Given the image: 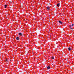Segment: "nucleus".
Masks as SVG:
<instances>
[{"mask_svg": "<svg viewBox=\"0 0 74 74\" xmlns=\"http://www.w3.org/2000/svg\"><path fill=\"white\" fill-rule=\"evenodd\" d=\"M71 26H72V25H69L70 28V29H73V28H71Z\"/></svg>", "mask_w": 74, "mask_h": 74, "instance_id": "1", "label": "nucleus"}, {"mask_svg": "<svg viewBox=\"0 0 74 74\" xmlns=\"http://www.w3.org/2000/svg\"><path fill=\"white\" fill-rule=\"evenodd\" d=\"M59 23H60L61 24H62V22H61V21H59Z\"/></svg>", "mask_w": 74, "mask_h": 74, "instance_id": "2", "label": "nucleus"}, {"mask_svg": "<svg viewBox=\"0 0 74 74\" xmlns=\"http://www.w3.org/2000/svg\"><path fill=\"white\" fill-rule=\"evenodd\" d=\"M68 49L69 50V51H71V50L72 49H71V48H70V47H69L68 48Z\"/></svg>", "mask_w": 74, "mask_h": 74, "instance_id": "3", "label": "nucleus"}, {"mask_svg": "<svg viewBox=\"0 0 74 74\" xmlns=\"http://www.w3.org/2000/svg\"><path fill=\"white\" fill-rule=\"evenodd\" d=\"M60 3H58L57 5V6H58V7H59V6H60Z\"/></svg>", "mask_w": 74, "mask_h": 74, "instance_id": "4", "label": "nucleus"}, {"mask_svg": "<svg viewBox=\"0 0 74 74\" xmlns=\"http://www.w3.org/2000/svg\"><path fill=\"white\" fill-rule=\"evenodd\" d=\"M50 7H47V10H50Z\"/></svg>", "mask_w": 74, "mask_h": 74, "instance_id": "5", "label": "nucleus"}, {"mask_svg": "<svg viewBox=\"0 0 74 74\" xmlns=\"http://www.w3.org/2000/svg\"><path fill=\"white\" fill-rule=\"evenodd\" d=\"M50 68H51V67L49 66L47 67V69H50Z\"/></svg>", "mask_w": 74, "mask_h": 74, "instance_id": "6", "label": "nucleus"}, {"mask_svg": "<svg viewBox=\"0 0 74 74\" xmlns=\"http://www.w3.org/2000/svg\"><path fill=\"white\" fill-rule=\"evenodd\" d=\"M7 5H5V8H7Z\"/></svg>", "mask_w": 74, "mask_h": 74, "instance_id": "7", "label": "nucleus"}, {"mask_svg": "<svg viewBox=\"0 0 74 74\" xmlns=\"http://www.w3.org/2000/svg\"><path fill=\"white\" fill-rule=\"evenodd\" d=\"M16 39L17 40H19V37H17L16 38Z\"/></svg>", "mask_w": 74, "mask_h": 74, "instance_id": "8", "label": "nucleus"}, {"mask_svg": "<svg viewBox=\"0 0 74 74\" xmlns=\"http://www.w3.org/2000/svg\"><path fill=\"white\" fill-rule=\"evenodd\" d=\"M19 35H20L21 36H22V34H21V33H19Z\"/></svg>", "mask_w": 74, "mask_h": 74, "instance_id": "9", "label": "nucleus"}, {"mask_svg": "<svg viewBox=\"0 0 74 74\" xmlns=\"http://www.w3.org/2000/svg\"><path fill=\"white\" fill-rule=\"evenodd\" d=\"M52 59H54V57H52Z\"/></svg>", "mask_w": 74, "mask_h": 74, "instance_id": "10", "label": "nucleus"}, {"mask_svg": "<svg viewBox=\"0 0 74 74\" xmlns=\"http://www.w3.org/2000/svg\"><path fill=\"white\" fill-rule=\"evenodd\" d=\"M8 59H7L6 61V62H8Z\"/></svg>", "mask_w": 74, "mask_h": 74, "instance_id": "11", "label": "nucleus"}, {"mask_svg": "<svg viewBox=\"0 0 74 74\" xmlns=\"http://www.w3.org/2000/svg\"><path fill=\"white\" fill-rule=\"evenodd\" d=\"M74 26V24H72V26Z\"/></svg>", "mask_w": 74, "mask_h": 74, "instance_id": "12", "label": "nucleus"}]
</instances>
